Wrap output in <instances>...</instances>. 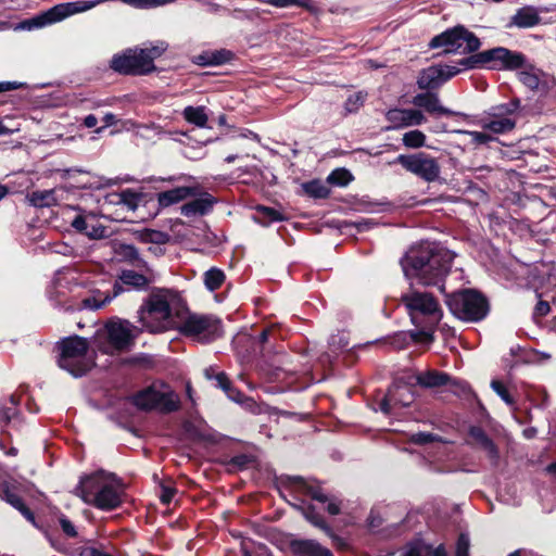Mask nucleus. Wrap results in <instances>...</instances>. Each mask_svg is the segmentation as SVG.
I'll use <instances>...</instances> for the list:
<instances>
[{
  "instance_id": "nucleus-1",
  "label": "nucleus",
  "mask_w": 556,
  "mask_h": 556,
  "mask_svg": "<svg viewBox=\"0 0 556 556\" xmlns=\"http://www.w3.org/2000/svg\"><path fill=\"white\" fill-rule=\"evenodd\" d=\"M454 254L435 243H421L410 249L401 264L406 278L416 279L422 286H438L445 292L442 283L447 276Z\"/></svg>"
},
{
  "instance_id": "nucleus-2",
  "label": "nucleus",
  "mask_w": 556,
  "mask_h": 556,
  "mask_svg": "<svg viewBox=\"0 0 556 556\" xmlns=\"http://www.w3.org/2000/svg\"><path fill=\"white\" fill-rule=\"evenodd\" d=\"M76 493L89 505L102 510H112L122 503V485L111 473L98 471L80 480Z\"/></svg>"
},
{
  "instance_id": "nucleus-3",
  "label": "nucleus",
  "mask_w": 556,
  "mask_h": 556,
  "mask_svg": "<svg viewBox=\"0 0 556 556\" xmlns=\"http://www.w3.org/2000/svg\"><path fill=\"white\" fill-rule=\"evenodd\" d=\"M168 48L166 42L144 49H128L111 60V67L123 75H148L155 71L154 60L159 59Z\"/></svg>"
},
{
  "instance_id": "nucleus-4",
  "label": "nucleus",
  "mask_w": 556,
  "mask_h": 556,
  "mask_svg": "<svg viewBox=\"0 0 556 556\" xmlns=\"http://www.w3.org/2000/svg\"><path fill=\"white\" fill-rule=\"evenodd\" d=\"M142 329L149 332H163L174 326L168 293L165 290L152 292L138 311Z\"/></svg>"
},
{
  "instance_id": "nucleus-5",
  "label": "nucleus",
  "mask_w": 556,
  "mask_h": 556,
  "mask_svg": "<svg viewBox=\"0 0 556 556\" xmlns=\"http://www.w3.org/2000/svg\"><path fill=\"white\" fill-rule=\"evenodd\" d=\"M59 366L75 377L89 371L93 366V357L89 354L87 339L74 336L63 339L58 343Z\"/></svg>"
},
{
  "instance_id": "nucleus-6",
  "label": "nucleus",
  "mask_w": 556,
  "mask_h": 556,
  "mask_svg": "<svg viewBox=\"0 0 556 556\" xmlns=\"http://www.w3.org/2000/svg\"><path fill=\"white\" fill-rule=\"evenodd\" d=\"M526 62L522 53L497 47L472 54L459 62L465 68L485 67L495 71L521 68Z\"/></svg>"
},
{
  "instance_id": "nucleus-7",
  "label": "nucleus",
  "mask_w": 556,
  "mask_h": 556,
  "mask_svg": "<svg viewBox=\"0 0 556 556\" xmlns=\"http://www.w3.org/2000/svg\"><path fill=\"white\" fill-rule=\"evenodd\" d=\"M445 303L452 314L465 321H479L489 312L486 299L476 290H463L447 294Z\"/></svg>"
},
{
  "instance_id": "nucleus-8",
  "label": "nucleus",
  "mask_w": 556,
  "mask_h": 556,
  "mask_svg": "<svg viewBox=\"0 0 556 556\" xmlns=\"http://www.w3.org/2000/svg\"><path fill=\"white\" fill-rule=\"evenodd\" d=\"M132 404L142 410L157 409L163 413H172L179 408L180 401L169 386L156 381L137 392L132 396Z\"/></svg>"
},
{
  "instance_id": "nucleus-9",
  "label": "nucleus",
  "mask_w": 556,
  "mask_h": 556,
  "mask_svg": "<svg viewBox=\"0 0 556 556\" xmlns=\"http://www.w3.org/2000/svg\"><path fill=\"white\" fill-rule=\"evenodd\" d=\"M137 333V328L127 320L110 321L97 333L98 346L106 354L127 351Z\"/></svg>"
},
{
  "instance_id": "nucleus-10",
  "label": "nucleus",
  "mask_w": 556,
  "mask_h": 556,
  "mask_svg": "<svg viewBox=\"0 0 556 556\" xmlns=\"http://www.w3.org/2000/svg\"><path fill=\"white\" fill-rule=\"evenodd\" d=\"M479 38L463 26H456L433 37L430 48H443L445 53H471L480 48Z\"/></svg>"
},
{
  "instance_id": "nucleus-11",
  "label": "nucleus",
  "mask_w": 556,
  "mask_h": 556,
  "mask_svg": "<svg viewBox=\"0 0 556 556\" xmlns=\"http://www.w3.org/2000/svg\"><path fill=\"white\" fill-rule=\"evenodd\" d=\"M101 2L102 0L60 3L34 16L33 18L24 21L21 24V27L29 30L33 28L45 27L47 25L61 22L76 13L88 11Z\"/></svg>"
},
{
  "instance_id": "nucleus-12",
  "label": "nucleus",
  "mask_w": 556,
  "mask_h": 556,
  "mask_svg": "<svg viewBox=\"0 0 556 556\" xmlns=\"http://www.w3.org/2000/svg\"><path fill=\"white\" fill-rule=\"evenodd\" d=\"M179 331L202 343L211 342L222 337V320L214 315L190 314L186 317Z\"/></svg>"
},
{
  "instance_id": "nucleus-13",
  "label": "nucleus",
  "mask_w": 556,
  "mask_h": 556,
  "mask_svg": "<svg viewBox=\"0 0 556 556\" xmlns=\"http://www.w3.org/2000/svg\"><path fill=\"white\" fill-rule=\"evenodd\" d=\"M401 301L413 318L419 314L439 323L443 316L439 301L431 293L410 290L402 294Z\"/></svg>"
},
{
  "instance_id": "nucleus-14",
  "label": "nucleus",
  "mask_w": 556,
  "mask_h": 556,
  "mask_svg": "<svg viewBox=\"0 0 556 556\" xmlns=\"http://www.w3.org/2000/svg\"><path fill=\"white\" fill-rule=\"evenodd\" d=\"M519 105V100H513L507 105L494 106L488 116L480 121L481 127L495 135L511 131L517 124L516 112Z\"/></svg>"
},
{
  "instance_id": "nucleus-15",
  "label": "nucleus",
  "mask_w": 556,
  "mask_h": 556,
  "mask_svg": "<svg viewBox=\"0 0 556 556\" xmlns=\"http://www.w3.org/2000/svg\"><path fill=\"white\" fill-rule=\"evenodd\" d=\"M396 162L409 173L428 182L435 181L441 173L438 161L422 152L413 155L401 154L397 156Z\"/></svg>"
},
{
  "instance_id": "nucleus-16",
  "label": "nucleus",
  "mask_w": 556,
  "mask_h": 556,
  "mask_svg": "<svg viewBox=\"0 0 556 556\" xmlns=\"http://www.w3.org/2000/svg\"><path fill=\"white\" fill-rule=\"evenodd\" d=\"M459 72L458 67L451 65L429 66L420 72L417 85L420 89L437 88Z\"/></svg>"
},
{
  "instance_id": "nucleus-17",
  "label": "nucleus",
  "mask_w": 556,
  "mask_h": 556,
  "mask_svg": "<svg viewBox=\"0 0 556 556\" xmlns=\"http://www.w3.org/2000/svg\"><path fill=\"white\" fill-rule=\"evenodd\" d=\"M390 123L388 129H400L421 125L426 122L424 113L416 109H391L386 113Z\"/></svg>"
},
{
  "instance_id": "nucleus-18",
  "label": "nucleus",
  "mask_w": 556,
  "mask_h": 556,
  "mask_svg": "<svg viewBox=\"0 0 556 556\" xmlns=\"http://www.w3.org/2000/svg\"><path fill=\"white\" fill-rule=\"evenodd\" d=\"M136 267L139 269V273L136 270H123L119 279L126 286L137 290H144L155 280V273L147 263Z\"/></svg>"
},
{
  "instance_id": "nucleus-19",
  "label": "nucleus",
  "mask_w": 556,
  "mask_h": 556,
  "mask_svg": "<svg viewBox=\"0 0 556 556\" xmlns=\"http://www.w3.org/2000/svg\"><path fill=\"white\" fill-rule=\"evenodd\" d=\"M197 194V188L177 187L167 191L157 193V203L160 207H168L177 204L188 198Z\"/></svg>"
},
{
  "instance_id": "nucleus-20",
  "label": "nucleus",
  "mask_w": 556,
  "mask_h": 556,
  "mask_svg": "<svg viewBox=\"0 0 556 556\" xmlns=\"http://www.w3.org/2000/svg\"><path fill=\"white\" fill-rule=\"evenodd\" d=\"M415 383L426 389H433L446 386L450 381V376L434 369H428L417 372L413 376Z\"/></svg>"
},
{
  "instance_id": "nucleus-21",
  "label": "nucleus",
  "mask_w": 556,
  "mask_h": 556,
  "mask_svg": "<svg viewBox=\"0 0 556 556\" xmlns=\"http://www.w3.org/2000/svg\"><path fill=\"white\" fill-rule=\"evenodd\" d=\"M413 103L416 106L422 108L429 114H440V115H453L454 113L450 110L441 105L440 99L438 94L427 92L419 93L414 97Z\"/></svg>"
},
{
  "instance_id": "nucleus-22",
  "label": "nucleus",
  "mask_w": 556,
  "mask_h": 556,
  "mask_svg": "<svg viewBox=\"0 0 556 556\" xmlns=\"http://www.w3.org/2000/svg\"><path fill=\"white\" fill-rule=\"evenodd\" d=\"M214 204V199L210 194L194 199L181 206V214L186 217L202 216L207 214Z\"/></svg>"
},
{
  "instance_id": "nucleus-23",
  "label": "nucleus",
  "mask_w": 556,
  "mask_h": 556,
  "mask_svg": "<svg viewBox=\"0 0 556 556\" xmlns=\"http://www.w3.org/2000/svg\"><path fill=\"white\" fill-rule=\"evenodd\" d=\"M293 551L301 556H332V553L314 540H299L292 544Z\"/></svg>"
},
{
  "instance_id": "nucleus-24",
  "label": "nucleus",
  "mask_w": 556,
  "mask_h": 556,
  "mask_svg": "<svg viewBox=\"0 0 556 556\" xmlns=\"http://www.w3.org/2000/svg\"><path fill=\"white\" fill-rule=\"evenodd\" d=\"M540 21L541 18L535 8L523 7L511 17V25L519 28H529L538 25Z\"/></svg>"
},
{
  "instance_id": "nucleus-25",
  "label": "nucleus",
  "mask_w": 556,
  "mask_h": 556,
  "mask_svg": "<svg viewBox=\"0 0 556 556\" xmlns=\"http://www.w3.org/2000/svg\"><path fill=\"white\" fill-rule=\"evenodd\" d=\"M408 389L403 386H396L392 390L389 391L387 396L380 403V409L384 414H389L391 412L392 403H400L403 406L409 405L413 401V396L408 395L407 399H402L404 393H406Z\"/></svg>"
},
{
  "instance_id": "nucleus-26",
  "label": "nucleus",
  "mask_w": 556,
  "mask_h": 556,
  "mask_svg": "<svg viewBox=\"0 0 556 556\" xmlns=\"http://www.w3.org/2000/svg\"><path fill=\"white\" fill-rule=\"evenodd\" d=\"M2 497L29 521H34L35 517L31 510L24 504L21 496L10 485H4L2 489Z\"/></svg>"
},
{
  "instance_id": "nucleus-27",
  "label": "nucleus",
  "mask_w": 556,
  "mask_h": 556,
  "mask_svg": "<svg viewBox=\"0 0 556 556\" xmlns=\"http://www.w3.org/2000/svg\"><path fill=\"white\" fill-rule=\"evenodd\" d=\"M182 116L189 124L200 128L206 127L208 122L205 106H186L182 111Z\"/></svg>"
},
{
  "instance_id": "nucleus-28",
  "label": "nucleus",
  "mask_w": 556,
  "mask_h": 556,
  "mask_svg": "<svg viewBox=\"0 0 556 556\" xmlns=\"http://www.w3.org/2000/svg\"><path fill=\"white\" fill-rule=\"evenodd\" d=\"M28 199L33 205L38 207L55 205L58 202L54 189L33 191Z\"/></svg>"
},
{
  "instance_id": "nucleus-29",
  "label": "nucleus",
  "mask_w": 556,
  "mask_h": 556,
  "mask_svg": "<svg viewBox=\"0 0 556 556\" xmlns=\"http://www.w3.org/2000/svg\"><path fill=\"white\" fill-rule=\"evenodd\" d=\"M115 198L112 202L116 204H123L130 211H135L141 200V194L130 189L123 190L112 195Z\"/></svg>"
},
{
  "instance_id": "nucleus-30",
  "label": "nucleus",
  "mask_w": 556,
  "mask_h": 556,
  "mask_svg": "<svg viewBox=\"0 0 556 556\" xmlns=\"http://www.w3.org/2000/svg\"><path fill=\"white\" fill-rule=\"evenodd\" d=\"M225 280V273L217 267L210 268L204 273L203 276L204 286L210 291L218 290L223 286Z\"/></svg>"
},
{
  "instance_id": "nucleus-31",
  "label": "nucleus",
  "mask_w": 556,
  "mask_h": 556,
  "mask_svg": "<svg viewBox=\"0 0 556 556\" xmlns=\"http://www.w3.org/2000/svg\"><path fill=\"white\" fill-rule=\"evenodd\" d=\"M230 51L220 50L215 52H207L198 56V62L201 65H219L231 59Z\"/></svg>"
},
{
  "instance_id": "nucleus-32",
  "label": "nucleus",
  "mask_w": 556,
  "mask_h": 556,
  "mask_svg": "<svg viewBox=\"0 0 556 556\" xmlns=\"http://www.w3.org/2000/svg\"><path fill=\"white\" fill-rule=\"evenodd\" d=\"M123 291L121 285L115 283L112 295H103L102 293L94 294L92 298L86 299L85 304L88 307L99 309L109 303L113 298L117 296Z\"/></svg>"
},
{
  "instance_id": "nucleus-33",
  "label": "nucleus",
  "mask_w": 556,
  "mask_h": 556,
  "mask_svg": "<svg viewBox=\"0 0 556 556\" xmlns=\"http://www.w3.org/2000/svg\"><path fill=\"white\" fill-rule=\"evenodd\" d=\"M402 141L407 148L418 149L425 146L426 135L418 129L410 130L403 135Z\"/></svg>"
},
{
  "instance_id": "nucleus-34",
  "label": "nucleus",
  "mask_w": 556,
  "mask_h": 556,
  "mask_svg": "<svg viewBox=\"0 0 556 556\" xmlns=\"http://www.w3.org/2000/svg\"><path fill=\"white\" fill-rule=\"evenodd\" d=\"M140 239L144 243L166 244L169 241V235L160 230L144 229L140 232Z\"/></svg>"
},
{
  "instance_id": "nucleus-35",
  "label": "nucleus",
  "mask_w": 556,
  "mask_h": 556,
  "mask_svg": "<svg viewBox=\"0 0 556 556\" xmlns=\"http://www.w3.org/2000/svg\"><path fill=\"white\" fill-rule=\"evenodd\" d=\"M303 188L308 195L316 199H325L330 193L328 187L319 180L306 182Z\"/></svg>"
},
{
  "instance_id": "nucleus-36",
  "label": "nucleus",
  "mask_w": 556,
  "mask_h": 556,
  "mask_svg": "<svg viewBox=\"0 0 556 556\" xmlns=\"http://www.w3.org/2000/svg\"><path fill=\"white\" fill-rule=\"evenodd\" d=\"M329 184L336 186H346L353 180L352 174L345 168H337L331 172L327 178Z\"/></svg>"
},
{
  "instance_id": "nucleus-37",
  "label": "nucleus",
  "mask_w": 556,
  "mask_h": 556,
  "mask_svg": "<svg viewBox=\"0 0 556 556\" xmlns=\"http://www.w3.org/2000/svg\"><path fill=\"white\" fill-rule=\"evenodd\" d=\"M471 434L477 439L479 443L488 451L490 457L497 458L498 453L494 443L485 435L480 429H472Z\"/></svg>"
},
{
  "instance_id": "nucleus-38",
  "label": "nucleus",
  "mask_w": 556,
  "mask_h": 556,
  "mask_svg": "<svg viewBox=\"0 0 556 556\" xmlns=\"http://www.w3.org/2000/svg\"><path fill=\"white\" fill-rule=\"evenodd\" d=\"M119 254L134 266H140L146 263L138 254V251L132 245H122L119 249Z\"/></svg>"
},
{
  "instance_id": "nucleus-39",
  "label": "nucleus",
  "mask_w": 556,
  "mask_h": 556,
  "mask_svg": "<svg viewBox=\"0 0 556 556\" xmlns=\"http://www.w3.org/2000/svg\"><path fill=\"white\" fill-rule=\"evenodd\" d=\"M304 517L308 520L313 526L324 530L328 534H332L331 529L325 522L321 516L316 514L313 508H307L303 510Z\"/></svg>"
},
{
  "instance_id": "nucleus-40",
  "label": "nucleus",
  "mask_w": 556,
  "mask_h": 556,
  "mask_svg": "<svg viewBox=\"0 0 556 556\" xmlns=\"http://www.w3.org/2000/svg\"><path fill=\"white\" fill-rule=\"evenodd\" d=\"M266 3L276 7V8H287L291 5H298L307 9L308 11H313L314 8L311 5L309 0H266Z\"/></svg>"
},
{
  "instance_id": "nucleus-41",
  "label": "nucleus",
  "mask_w": 556,
  "mask_h": 556,
  "mask_svg": "<svg viewBox=\"0 0 556 556\" xmlns=\"http://www.w3.org/2000/svg\"><path fill=\"white\" fill-rule=\"evenodd\" d=\"M491 387L494 390V392L507 404V405H514L515 400L509 394L508 389L506 386L500 381V380H492Z\"/></svg>"
},
{
  "instance_id": "nucleus-42",
  "label": "nucleus",
  "mask_w": 556,
  "mask_h": 556,
  "mask_svg": "<svg viewBox=\"0 0 556 556\" xmlns=\"http://www.w3.org/2000/svg\"><path fill=\"white\" fill-rule=\"evenodd\" d=\"M366 97L367 93L363 91L351 94L345 102L346 111L350 113L356 112L364 104Z\"/></svg>"
},
{
  "instance_id": "nucleus-43",
  "label": "nucleus",
  "mask_w": 556,
  "mask_h": 556,
  "mask_svg": "<svg viewBox=\"0 0 556 556\" xmlns=\"http://www.w3.org/2000/svg\"><path fill=\"white\" fill-rule=\"evenodd\" d=\"M519 80L530 89L534 90L539 88L540 78L533 71H521L518 74Z\"/></svg>"
},
{
  "instance_id": "nucleus-44",
  "label": "nucleus",
  "mask_w": 556,
  "mask_h": 556,
  "mask_svg": "<svg viewBox=\"0 0 556 556\" xmlns=\"http://www.w3.org/2000/svg\"><path fill=\"white\" fill-rule=\"evenodd\" d=\"M471 138V142L477 146L486 144L494 138L485 131H463Z\"/></svg>"
},
{
  "instance_id": "nucleus-45",
  "label": "nucleus",
  "mask_w": 556,
  "mask_h": 556,
  "mask_svg": "<svg viewBox=\"0 0 556 556\" xmlns=\"http://www.w3.org/2000/svg\"><path fill=\"white\" fill-rule=\"evenodd\" d=\"M215 379L217 381V386L225 391V393L228 395L229 399H231L236 402L239 401V397L237 395L229 392L230 381H229L228 377L226 376V374L219 372L216 375Z\"/></svg>"
},
{
  "instance_id": "nucleus-46",
  "label": "nucleus",
  "mask_w": 556,
  "mask_h": 556,
  "mask_svg": "<svg viewBox=\"0 0 556 556\" xmlns=\"http://www.w3.org/2000/svg\"><path fill=\"white\" fill-rule=\"evenodd\" d=\"M59 523L61 526L62 531L70 538L77 536V531L73 522L65 516L61 515L59 517Z\"/></svg>"
},
{
  "instance_id": "nucleus-47",
  "label": "nucleus",
  "mask_w": 556,
  "mask_h": 556,
  "mask_svg": "<svg viewBox=\"0 0 556 556\" xmlns=\"http://www.w3.org/2000/svg\"><path fill=\"white\" fill-rule=\"evenodd\" d=\"M306 494L309 495L313 500L318 501L320 503H326L329 500L328 495H326L317 485L306 486Z\"/></svg>"
},
{
  "instance_id": "nucleus-48",
  "label": "nucleus",
  "mask_w": 556,
  "mask_h": 556,
  "mask_svg": "<svg viewBox=\"0 0 556 556\" xmlns=\"http://www.w3.org/2000/svg\"><path fill=\"white\" fill-rule=\"evenodd\" d=\"M469 554V538L466 534H460L456 545V556H468Z\"/></svg>"
},
{
  "instance_id": "nucleus-49",
  "label": "nucleus",
  "mask_w": 556,
  "mask_h": 556,
  "mask_svg": "<svg viewBox=\"0 0 556 556\" xmlns=\"http://www.w3.org/2000/svg\"><path fill=\"white\" fill-rule=\"evenodd\" d=\"M435 437L431 433L418 432L412 435L410 441L415 444H427L433 442Z\"/></svg>"
},
{
  "instance_id": "nucleus-50",
  "label": "nucleus",
  "mask_w": 556,
  "mask_h": 556,
  "mask_svg": "<svg viewBox=\"0 0 556 556\" xmlns=\"http://www.w3.org/2000/svg\"><path fill=\"white\" fill-rule=\"evenodd\" d=\"M176 494V490L170 486L162 485L160 500L163 504H169Z\"/></svg>"
},
{
  "instance_id": "nucleus-51",
  "label": "nucleus",
  "mask_w": 556,
  "mask_h": 556,
  "mask_svg": "<svg viewBox=\"0 0 556 556\" xmlns=\"http://www.w3.org/2000/svg\"><path fill=\"white\" fill-rule=\"evenodd\" d=\"M106 229L103 226H92L91 229L86 230V235L92 239H101L105 237Z\"/></svg>"
},
{
  "instance_id": "nucleus-52",
  "label": "nucleus",
  "mask_w": 556,
  "mask_h": 556,
  "mask_svg": "<svg viewBox=\"0 0 556 556\" xmlns=\"http://www.w3.org/2000/svg\"><path fill=\"white\" fill-rule=\"evenodd\" d=\"M72 226L77 230V231H80V232H86V230L88 229V224H87V220L86 218L83 216V215H78L76 216L73 222H72Z\"/></svg>"
},
{
  "instance_id": "nucleus-53",
  "label": "nucleus",
  "mask_w": 556,
  "mask_h": 556,
  "mask_svg": "<svg viewBox=\"0 0 556 556\" xmlns=\"http://www.w3.org/2000/svg\"><path fill=\"white\" fill-rule=\"evenodd\" d=\"M551 311V306L546 301H539L535 306V314L539 316H546Z\"/></svg>"
},
{
  "instance_id": "nucleus-54",
  "label": "nucleus",
  "mask_w": 556,
  "mask_h": 556,
  "mask_svg": "<svg viewBox=\"0 0 556 556\" xmlns=\"http://www.w3.org/2000/svg\"><path fill=\"white\" fill-rule=\"evenodd\" d=\"M327 511L330 515H338L341 511L340 502L337 500H328Z\"/></svg>"
},
{
  "instance_id": "nucleus-55",
  "label": "nucleus",
  "mask_w": 556,
  "mask_h": 556,
  "mask_svg": "<svg viewBox=\"0 0 556 556\" xmlns=\"http://www.w3.org/2000/svg\"><path fill=\"white\" fill-rule=\"evenodd\" d=\"M15 414V408L9 407V408H2L0 409V421L2 422H9L11 418Z\"/></svg>"
},
{
  "instance_id": "nucleus-56",
  "label": "nucleus",
  "mask_w": 556,
  "mask_h": 556,
  "mask_svg": "<svg viewBox=\"0 0 556 556\" xmlns=\"http://www.w3.org/2000/svg\"><path fill=\"white\" fill-rule=\"evenodd\" d=\"M20 128L18 126H15V127H9L4 124L3 121H0V136H4V135H11L15 131H18Z\"/></svg>"
},
{
  "instance_id": "nucleus-57",
  "label": "nucleus",
  "mask_w": 556,
  "mask_h": 556,
  "mask_svg": "<svg viewBox=\"0 0 556 556\" xmlns=\"http://www.w3.org/2000/svg\"><path fill=\"white\" fill-rule=\"evenodd\" d=\"M17 88H18V85L16 83H11V81L0 83V93L4 92V91L14 90Z\"/></svg>"
},
{
  "instance_id": "nucleus-58",
  "label": "nucleus",
  "mask_w": 556,
  "mask_h": 556,
  "mask_svg": "<svg viewBox=\"0 0 556 556\" xmlns=\"http://www.w3.org/2000/svg\"><path fill=\"white\" fill-rule=\"evenodd\" d=\"M98 123L97 117L93 114H89L84 119V125L88 128L96 127Z\"/></svg>"
},
{
  "instance_id": "nucleus-59",
  "label": "nucleus",
  "mask_w": 556,
  "mask_h": 556,
  "mask_svg": "<svg viewBox=\"0 0 556 556\" xmlns=\"http://www.w3.org/2000/svg\"><path fill=\"white\" fill-rule=\"evenodd\" d=\"M381 525V519L375 515L374 511H371L369 517V527L371 529L378 528Z\"/></svg>"
},
{
  "instance_id": "nucleus-60",
  "label": "nucleus",
  "mask_w": 556,
  "mask_h": 556,
  "mask_svg": "<svg viewBox=\"0 0 556 556\" xmlns=\"http://www.w3.org/2000/svg\"><path fill=\"white\" fill-rule=\"evenodd\" d=\"M424 547H410L403 556H421Z\"/></svg>"
},
{
  "instance_id": "nucleus-61",
  "label": "nucleus",
  "mask_w": 556,
  "mask_h": 556,
  "mask_svg": "<svg viewBox=\"0 0 556 556\" xmlns=\"http://www.w3.org/2000/svg\"><path fill=\"white\" fill-rule=\"evenodd\" d=\"M103 121L105 123L104 127L112 126L116 123V117L112 113H106L103 117Z\"/></svg>"
},
{
  "instance_id": "nucleus-62",
  "label": "nucleus",
  "mask_w": 556,
  "mask_h": 556,
  "mask_svg": "<svg viewBox=\"0 0 556 556\" xmlns=\"http://www.w3.org/2000/svg\"><path fill=\"white\" fill-rule=\"evenodd\" d=\"M266 215L271 219V220H279L280 219V214L273 210V208H265L264 210Z\"/></svg>"
},
{
  "instance_id": "nucleus-63",
  "label": "nucleus",
  "mask_w": 556,
  "mask_h": 556,
  "mask_svg": "<svg viewBox=\"0 0 556 556\" xmlns=\"http://www.w3.org/2000/svg\"><path fill=\"white\" fill-rule=\"evenodd\" d=\"M87 556H110L108 554H104L96 548H89L86 551Z\"/></svg>"
},
{
  "instance_id": "nucleus-64",
  "label": "nucleus",
  "mask_w": 556,
  "mask_h": 556,
  "mask_svg": "<svg viewBox=\"0 0 556 556\" xmlns=\"http://www.w3.org/2000/svg\"><path fill=\"white\" fill-rule=\"evenodd\" d=\"M432 556H446L445 549L443 546H439L438 548L431 552Z\"/></svg>"
}]
</instances>
